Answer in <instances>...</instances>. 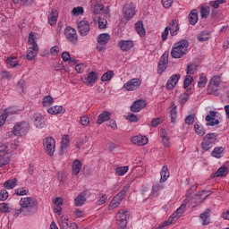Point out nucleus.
Masks as SVG:
<instances>
[{"instance_id": "6e6d98bb", "label": "nucleus", "mask_w": 229, "mask_h": 229, "mask_svg": "<svg viewBox=\"0 0 229 229\" xmlns=\"http://www.w3.org/2000/svg\"><path fill=\"white\" fill-rule=\"evenodd\" d=\"M16 196H26L28 195V190L26 188H18L15 190Z\"/></svg>"}, {"instance_id": "f3484780", "label": "nucleus", "mask_w": 229, "mask_h": 229, "mask_svg": "<svg viewBox=\"0 0 229 229\" xmlns=\"http://www.w3.org/2000/svg\"><path fill=\"white\" fill-rule=\"evenodd\" d=\"M180 78H182V75L173 74L166 82L167 90H173V89H174L175 85H178V81H180Z\"/></svg>"}, {"instance_id": "b1692460", "label": "nucleus", "mask_w": 229, "mask_h": 229, "mask_svg": "<svg viewBox=\"0 0 229 229\" xmlns=\"http://www.w3.org/2000/svg\"><path fill=\"white\" fill-rule=\"evenodd\" d=\"M112 38L110 37V34L108 33H102L98 36V42L99 43L100 46H106L107 42H110Z\"/></svg>"}, {"instance_id": "bf43d9fd", "label": "nucleus", "mask_w": 229, "mask_h": 229, "mask_svg": "<svg viewBox=\"0 0 229 229\" xmlns=\"http://www.w3.org/2000/svg\"><path fill=\"white\" fill-rule=\"evenodd\" d=\"M8 199V191L6 190L0 191V201H6Z\"/></svg>"}, {"instance_id": "69168bd1", "label": "nucleus", "mask_w": 229, "mask_h": 229, "mask_svg": "<svg viewBox=\"0 0 229 229\" xmlns=\"http://www.w3.org/2000/svg\"><path fill=\"white\" fill-rule=\"evenodd\" d=\"M89 123L90 120L88 116L83 115L81 117V124H82V126H89Z\"/></svg>"}, {"instance_id": "052dcab7", "label": "nucleus", "mask_w": 229, "mask_h": 229, "mask_svg": "<svg viewBox=\"0 0 229 229\" xmlns=\"http://www.w3.org/2000/svg\"><path fill=\"white\" fill-rule=\"evenodd\" d=\"M103 10H105V5L98 4L95 5L94 13H96L97 15H99V13L103 12Z\"/></svg>"}, {"instance_id": "0e129e2a", "label": "nucleus", "mask_w": 229, "mask_h": 229, "mask_svg": "<svg viewBox=\"0 0 229 229\" xmlns=\"http://www.w3.org/2000/svg\"><path fill=\"white\" fill-rule=\"evenodd\" d=\"M161 139H162V142H163L165 148H169V144H170L169 137H167V135H165V134H163V135H161Z\"/></svg>"}, {"instance_id": "9b49d317", "label": "nucleus", "mask_w": 229, "mask_h": 229, "mask_svg": "<svg viewBox=\"0 0 229 229\" xmlns=\"http://www.w3.org/2000/svg\"><path fill=\"white\" fill-rule=\"evenodd\" d=\"M79 33L81 37H87L90 31V23L88 21H81L78 24Z\"/></svg>"}, {"instance_id": "7c9ffc66", "label": "nucleus", "mask_w": 229, "mask_h": 229, "mask_svg": "<svg viewBox=\"0 0 229 229\" xmlns=\"http://www.w3.org/2000/svg\"><path fill=\"white\" fill-rule=\"evenodd\" d=\"M210 208H207L202 214H200V219H202V225L206 226V225H208L210 221L208 220L210 218Z\"/></svg>"}, {"instance_id": "603ef678", "label": "nucleus", "mask_w": 229, "mask_h": 229, "mask_svg": "<svg viewBox=\"0 0 229 229\" xmlns=\"http://www.w3.org/2000/svg\"><path fill=\"white\" fill-rule=\"evenodd\" d=\"M11 211H12V209L10 208L8 204H6L4 202L0 204V212H2V214H8Z\"/></svg>"}, {"instance_id": "a878e982", "label": "nucleus", "mask_w": 229, "mask_h": 229, "mask_svg": "<svg viewBox=\"0 0 229 229\" xmlns=\"http://www.w3.org/2000/svg\"><path fill=\"white\" fill-rule=\"evenodd\" d=\"M188 19L189 24H191V26H196V24L198 23V10H191V12L189 13Z\"/></svg>"}, {"instance_id": "680f3d73", "label": "nucleus", "mask_w": 229, "mask_h": 229, "mask_svg": "<svg viewBox=\"0 0 229 229\" xmlns=\"http://www.w3.org/2000/svg\"><path fill=\"white\" fill-rule=\"evenodd\" d=\"M126 120L129 121L130 123H137L139 121V118L135 114H130L127 117Z\"/></svg>"}, {"instance_id": "2eb2a0df", "label": "nucleus", "mask_w": 229, "mask_h": 229, "mask_svg": "<svg viewBox=\"0 0 229 229\" xmlns=\"http://www.w3.org/2000/svg\"><path fill=\"white\" fill-rule=\"evenodd\" d=\"M59 226L61 229H78V225L76 223L69 224V218L65 216L61 217V221L59 222Z\"/></svg>"}, {"instance_id": "ddd939ff", "label": "nucleus", "mask_w": 229, "mask_h": 229, "mask_svg": "<svg viewBox=\"0 0 229 229\" xmlns=\"http://www.w3.org/2000/svg\"><path fill=\"white\" fill-rule=\"evenodd\" d=\"M90 196V192L89 191H83L81 192L74 199V203L76 207H83L85 205V201H87V197Z\"/></svg>"}, {"instance_id": "49530a36", "label": "nucleus", "mask_w": 229, "mask_h": 229, "mask_svg": "<svg viewBox=\"0 0 229 229\" xmlns=\"http://www.w3.org/2000/svg\"><path fill=\"white\" fill-rule=\"evenodd\" d=\"M162 123H164V118L162 117L154 118L150 122V126L152 128H157V126H158V124H162Z\"/></svg>"}, {"instance_id": "13d9d810", "label": "nucleus", "mask_w": 229, "mask_h": 229, "mask_svg": "<svg viewBox=\"0 0 229 229\" xmlns=\"http://www.w3.org/2000/svg\"><path fill=\"white\" fill-rule=\"evenodd\" d=\"M168 30H180V25H178V21H176V20H172L169 24Z\"/></svg>"}, {"instance_id": "4c0bfd02", "label": "nucleus", "mask_w": 229, "mask_h": 229, "mask_svg": "<svg viewBox=\"0 0 229 229\" xmlns=\"http://www.w3.org/2000/svg\"><path fill=\"white\" fill-rule=\"evenodd\" d=\"M203 194H206L204 197H203ZM210 194H212V191H199L198 193H196V197L197 198H200V203H203V201H205V199H207V198H208V196H210Z\"/></svg>"}, {"instance_id": "37998d69", "label": "nucleus", "mask_w": 229, "mask_h": 229, "mask_svg": "<svg viewBox=\"0 0 229 229\" xmlns=\"http://www.w3.org/2000/svg\"><path fill=\"white\" fill-rule=\"evenodd\" d=\"M53 103H54L53 97L48 95L43 98V100H42L43 106H51Z\"/></svg>"}, {"instance_id": "f03ea898", "label": "nucleus", "mask_w": 229, "mask_h": 229, "mask_svg": "<svg viewBox=\"0 0 229 229\" xmlns=\"http://www.w3.org/2000/svg\"><path fill=\"white\" fill-rule=\"evenodd\" d=\"M187 49H189V40L181 39L174 44L171 50V56L173 58H182V56L187 54Z\"/></svg>"}, {"instance_id": "7ed1b4c3", "label": "nucleus", "mask_w": 229, "mask_h": 229, "mask_svg": "<svg viewBox=\"0 0 229 229\" xmlns=\"http://www.w3.org/2000/svg\"><path fill=\"white\" fill-rule=\"evenodd\" d=\"M217 141V133L212 132L208 133L201 142V149L203 151H208L209 149H212L214 148V145H216V142Z\"/></svg>"}, {"instance_id": "2f4dec72", "label": "nucleus", "mask_w": 229, "mask_h": 229, "mask_svg": "<svg viewBox=\"0 0 229 229\" xmlns=\"http://www.w3.org/2000/svg\"><path fill=\"white\" fill-rule=\"evenodd\" d=\"M48 114L52 115L55 114H65V110L62 106H55L47 109Z\"/></svg>"}, {"instance_id": "e2e57ef3", "label": "nucleus", "mask_w": 229, "mask_h": 229, "mask_svg": "<svg viewBox=\"0 0 229 229\" xmlns=\"http://www.w3.org/2000/svg\"><path fill=\"white\" fill-rule=\"evenodd\" d=\"M28 43L30 44L32 47H34L35 45L38 46L37 41H35V35H33V32L30 33Z\"/></svg>"}, {"instance_id": "473e14b6", "label": "nucleus", "mask_w": 229, "mask_h": 229, "mask_svg": "<svg viewBox=\"0 0 229 229\" xmlns=\"http://www.w3.org/2000/svg\"><path fill=\"white\" fill-rule=\"evenodd\" d=\"M228 174V167L221 166L217 171L213 174L212 178H219V176H226Z\"/></svg>"}, {"instance_id": "cd10ccee", "label": "nucleus", "mask_w": 229, "mask_h": 229, "mask_svg": "<svg viewBox=\"0 0 229 229\" xmlns=\"http://www.w3.org/2000/svg\"><path fill=\"white\" fill-rule=\"evenodd\" d=\"M69 142H71V140H69V136H64L62 138V141H61V150L59 152V155H64L65 153V149H67V148H69Z\"/></svg>"}, {"instance_id": "dca6fc26", "label": "nucleus", "mask_w": 229, "mask_h": 229, "mask_svg": "<svg viewBox=\"0 0 229 229\" xmlns=\"http://www.w3.org/2000/svg\"><path fill=\"white\" fill-rule=\"evenodd\" d=\"M146 105H148L146 103V100H143V99L135 100L131 106V112H134V113L140 112L142 108H146Z\"/></svg>"}, {"instance_id": "58836bf2", "label": "nucleus", "mask_w": 229, "mask_h": 229, "mask_svg": "<svg viewBox=\"0 0 229 229\" xmlns=\"http://www.w3.org/2000/svg\"><path fill=\"white\" fill-rule=\"evenodd\" d=\"M198 64H195L194 63H190L187 64L186 67V73L187 74H194L196 71H198Z\"/></svg>"}, {"instance_id": "c85d7f7f", "label": "nucleus", "mask_w": 229, "mask_h": 229, "mask_svg": "<svg viewBox=\"0 0 229 229\" xmlns=\"http://www.w3.org/2000/svg\"><path fill=\"white\" fill-rule=\"evenodd\" d=\"M225 155V148L223 147H216L211 152V157L214 158H221Z\"/></svg>"}, {"instance_id": "338daca9", "label": "nucleus", "mask_w": 229, "mask_h": 229, "mask_svg": "<svg viewBox=\"0 0 229 229\" xmlns=\"http://www.w3.org/2000/svg\"><path fill=\"white\" fill-rule=\"evenodd\" d=\"M106 199H108V197L106 194H103L97 201V205H105V203H106Z\"/></svg>"}, {"instance_id": "423d86ee", "label": "nucleus", "mask_w": 229, "mask_h": 229, "mask_svg": "<svg viewBox=\"0 0 229 229\" xmlns=\"http://www.w3.org/2000/svg\"><path fill=\"white\" fill-rule=\"evenodd\" d=\"M128 219H130V211L121 209L117 212L116 221H119L123 227L128 225Z\"/></svg>"}, {"instance_id": "ea45409f", "label": "nucleus", "mask_w": 229, "mask_h": 229, "mask_svg": "<svg viewBox=\"0 0 229 229\" xmlns=\"http://www.w3.org/2000/svg\"><path fill=\"white\" fill-rule=\"evenodd\" d=\"M17 185V179H11V180H8L6 181L4 183V189H14V187Z\"/></svg>"}, {"instance_id": "8fccbe9b", "label": "nucleus", "mask_w": 229, "mask_h": 229, "mask_svg": "<svg viewBox=\"0 0 229 229\" xmlns=\"http://www.w3.org/2000/svg\"><path fill=\"white\" fill-rule=\"evenodd\" d=\"M207 81H208L207 77L204 76L203 74H201L199 76V81L198 82V87H199V89L205 88L207 86Z\"/></svg>"}, {"instance_id": "f257e3e1", "label": "nucleus", "mask_w": 229, "mask_h": 229, "mask_svg": "<svg viewBox=\"0 0 229 229\" xmlns=\"http://www.w3.org/2000/svg\"><path fill=\"white\" fill-rule=\"evenodd\" d=\"M20 207L25 211V216H31V214H37L38 210V200L31 197L21 198Z\"/></svg>"}, {"instance_id": "412c9836", "label": "nucleus", "mask_w": 229, "mask_h": 229, "mask_svg": "<svg viewBox=\"0 0 229 229\" xmlns=\"http://www.w3.org/2000/svg\"><path fill=\"white\" fill-rule=\"evenodd\" d=\"M81 160L75 159L72 165V171L73 176H78L80 174V171H81Z\"/></svg>"}, {"instance_id": "4d7b16f0", "label": "nucleus", "mask_w": 229, "mask_h": 229, "mask_svg": "<svg viewBox=\"0 0 229 229\" xmlns=\"http://www.w3.org/2000/svg\"><path fill=\"white\" fill-rule=\"evenodd\" d=\"M194 119H196V114H190L185 118L186 124H189L190 126L194 124Z\"/></svg>"}, {"instance_id": "5fc2aeb1", "label": "nucleus", "mask_w": 229, "mask_h": 229, "mask_svg": "<svg viewBox=\"0 0 229 229\" xmlns=\"http://www.w3.org/2000/svg\"><path fill=\"white\" fill-rule=\"evenodd\" d=\"M14 4H19V1L22 3L23 6H30V4H33L35 0H13Z\"/></svg>"}, {"instance_id": "a18cd8bd", "label": "nucleus", "mask_w": 229, "mask_h": 229, "mask_svg": "<svg viewBox=\"0 0 229 229\" xmlns=\"http://www.w3.org/2000/svg\"><path fill=\"white\" fill-rule=\"evenodd\" d=\"M115 173L118 176H124L128 173V166H119L115 169Z\"/></svg>"}, {"instance_id": "c756f323", "label": "nucleus", "mask_w": 229, "mask_h": 229, "mask_svg": "<svg viewBox=\"0 0 229 229\" xmlns=\"http://www.w3.org/2000/svg\"><path fill=\"white\" fill-rule=\"evenodd\" d=\"M135 30L140 37H146V30L144 29V23H142V21L135 23Z\"/></svg>"}, {"instance_id": "09e8293b", "label": "nucleus", "mask_w": 229, "mask_h": 229, "mask_svg": "<svg viewBox=\"0 0 229 229\" xmlns=\"http://www.w3.org/2000/svg\"><path fill=\"white\" fill-rule=\"evenodd\" d=\"M226 3V0H216V1H210L209 6H212V8H215L217 10L219 8V4H225Z\"/></svg>"}, {"instance_id": "72a5a7b5", "label": "nucleus", "mask_w": 229, "mask_h": 229, "mask_svg": "<svg viewBox=\"0 0 229 229\" xmlns=\"http://www.w3.org/2000/svg\"><path fill=\"white\" fill-rule=\"evenodd\" d=\"M208 38H210V32L208 30H203L197 36V40H199V42H207Z\"/></svg>"}, {"instance_id": "5701e85b", "label": "nucleus", "mask_w": 229, "mask_h": 229, "mask_svg": "<svg viewBox=\"0 0 229 229\" xmlns=\"http://www.w3.org/2000/svg\"><path fill=\"white\" fill-rule=\"evenodd\" d=\"M112 114L108 111H104L102 114H100L97 120V124H103V123H106V121H110V116Z\"/></svg>"}, {"instance_id": "de8ad7c7", "label": "nucleus", "mask_w": 229, "mask_h": 229, "mask_svg": "<svg viewBox=\"0 0 229 229\" xmlns=\"http://www.w3.org/2000/svg\"><path fill=\"white\" fill-rule=\"evenodd\" d=\"M209 13H210V7L206 6V7L200 8V15L202 19H207Z\"/></svg>"}, {"instance_id": "4468645a", "label": "nucleus", "mask_w": 229, "mask_h": 229, "mask_svg": "<svg viewBox=\"0 0 229 229\" xmlns=\"http://www.w3.org/2000/svg\"><path fill=\"white\" fill-rule=\"evenodd\" d=\"M140 80L134 78L127 81L123 85V89H125L126 90H137V89L140 87Z\"/></svg>"}, {"instance_id": "774afa93", "label": "nucleus", "mask_w": 229, "mask_h": 229, "mask_svg": "<svg viewBox=\"0 0 229 229\" xmlns=\"http://www.w3.org/2000/svg\"><path fill=\"white\" fill-rule=\"evenodd\" d=\"M62 58L64 62H69L71 60V54L69 52H63L62 53Z\"/></svg>"}, {"instance_id": "9d476101", "label": "nucleus", "mask_w": 229, "mask_h": 229, "mask_svg": "<svg viewBox=\"0 0 229 229\" xmlns=\"http://www.w3.org/2000/svg\"><path fill=\"white\" fill-rule=\"evenodd\" d=\"M124 18L127 19V21H130V19L133 18V15H135V6L132 3L125 4L123 10Z\"/></svg>"}, {"instance_id": "79ce46f5", "label": "nucleus", "mask_w": 229, "mask_h": 229, "mask_svg": "<svg viewBox=\"0 0 229 229\" xmlns=\"http://www.w3.org/2000/svg\"><path fill=\"white\" fill-rule=\"evenodd\" d=\"M84 9L81 6L74 7L72 10V15H74L75 17H80V15H83Z\"/></svg>"}, {"instance_id": "0eeeda50", "label": "nucleus", "mask_w": 229, "mask_h": 229, "mask_svg": "<svg viewBox=\"0 0 229 229\" xmlns=\"http://www.w3.org/2000/svg\"><path fill=\"white\" fill-rule=\"evenodd\" d=\"M167 64H169V52L165 51L158 62V74H162V72L167 69Z\"/></svg>"}, {"instance_id": "39448f33", "label": "nucleus", "mask_w": 229, "mask_h": 229, "mask_svg": "<svg viewBox=\"0 0 229 229\" xmlns=\"http://www.w3.org/2000/svg\"><path fill=\"white\" fill-rule=\"evenodd\" d=\"M43 146L48 157H53V155H55V147L56 146V141L55 139L52 137L46 138L43 140Z\"/></svg>"}, {"instance_id": "c03bdc74", "label": "nucleus", "mask_w": 229, "mask_h": 229, "mask_svg": "<svg viewBox=\"0 0 229 229\" xmlns=\"http://www.w3.org/2000/svg\"><path fill=\"white\" fill-rule=\"evenodd\" d=\"M8 164H10V157H8L6 154L0 156V167H3Z\"/></svg>"}, {"instance_id": "1a4fd4ad", "label": "nucleus", "mask_w": 229, "mask_h": 229, "mask_svg": "<svg viewBox=\"0 0 229 229\" xmlns=\"http://www.w3.org/2000/svg\"><path fill=\"white\" fill-rule=\"evenodd\" d=\"M219 85H221V77L215 75L209 81L208 90L209 92H217Z\"/></svg>"}, {"instance_id": "a19ab883", "label": "nucleus", "mask_w": 229, "mask_h": 229, "mask_svg": "<svg viewBox=\"0 0 229 229\" xmlns=\"http://www.w3.org/2000/svg\"><path fill=\"white\" fill-rule=\"evenodd\" d=\"M114 78V71H107L101 77V81H110Z\"/></svg>"}, {"instance_id": "aec40b11", "label": "nucleus", "mask_w": 229, "mask_h": 229, "mask_svg": "<svg viewBox=\"0 0 229 229\" xmlns=\"http://www.w3.org/2000/svg\"><path fill=\"white\" fill-rule=\"evenodd\" d=\"M120 49L124 53H128L131 47H133V41L131 40H121L119 42Z\"/></svg>"}, {"instance_id": "f8f14e48", "label": "nucleus", "mask_w": 229, "mask_h": 229, "mask_svg": "<svg viewBox=\"0 0 229 229\" xmlns=\"http://www.w3.org/2000/svg\"><path fill=\"white\" fill-rule=\"evenodd\" d=\"M128 191H130V184H126L125 186H123L122 191L120 192H118L113 198L112 200L114 201V203H117L118 205H121V201H123V199H124V198H126V195L128 194Z\"/></svg>"}, {"instance_id": "c9c22d12", "label": "nucleus", "mask_w": 229, "mask_h": 229, "mask_svg": "<svg viewBox=\"0 0 229 229\" xmlns=\"http://www.w3.org/2000/svg\"><path fill=\"white\" fill-rule=\"evenodd\" d=\"M34 124L37 128H44L46 126V121L42 115L35 116Z\"/></svg>"}, {"instance_id": "4be33fe9", "label": "nucleus", "mask_w": 229, "mask_h": 229, "mask_svg": "<svg viewBox=\"0 0 229 229\" xmlns=\"http://www.w3.org/2000/svg\"><path fill=\"white\" fill-rule=\"evenodd\" d=\"M170 108H171V110H170L169 114H170L171 123L173 124H175L176 123V117L178 115V111L176 110L177 107L174 105V102L170 103Z\"/></svg>"}, {"instance_id": "3c124183", "label": "nucleus", "mask_w": 229, "mask_h": 229, "mask_svg": "<svg viewBox=\"0 0 229 229\" xmlns=\"http://www.w3.org/2000/svg\"><path fill=\"white\" fill-rule=\"evenodd\" d=\"M15 60H17V57H13V56L8 57L6 59V64H8V65H11V67H17V65H21Z\"/></svg>"}, {"instance_id": "6ab92c4d", "label": "nucleus", "mask_w": 229, "mask_h": 229, "mask_svg": "<svg viewBox=\"0 0 229 229\" xmlns=\"http://www.w3.org/2000/svg\"><path fill=\"white\" fill-rule=\"evenodd\" d=\"M98 81V72H90L87 77L84 79L83 83L85 85H94L96 81Z\"/></svg>"}, {"instance_id": "f704fd0d", "label": "nucleus", "mask_w": 229, "mask_h": 229, "mask_svg": "<svg viewBox=\"0 0 229 229\" xmlns=\"http://www.w3.org/2000/svg\"><path fill=\"white\" fill-rule=\"evenodd\" d=\"M161 178H160V182H164L167 181V178H169V168H167V165H165L161 170Z\"/></svg>"}, {"instance_id": "6e6552de", "label": "nucleus", "mask_w": 229, "mask_h": 229, "mask_svg": "<svg viewBox=\"0 0 229 229\" xmlns=\"http://www.w3.org/2000/svg\"><path fill=\"white\" fill-rule=\"evenodd\" d=\"M64 36L66 37L69 42H78V33L76 32V29L68 26L64 30Z\"/></svg>"}, {"instance_id": "a211bd4d", "label": "nucleus", "mask_w": 229, "mask_h": 229, "mask_svg": "<svg viewBox=\"0 0 229 229\" xmlns=\"http://www.w3.org/2000/svg\"><path fill=\"white\" fill-rule=\"evenodd\" d=\"M132 144H135L136 146H146L148 144V137L138 135L131 138Z\"/></svg>"}, {"instance_id": "bb28decb", "label": "nucleus", "mask_w": 229, "mask_h": 229, "mask_svg": "<svg viewBox=\"0 0 229 229\" xmlns=\"http://www.w3.org/2000/svg\"><path fill=\"white\" fill-rule=\"evenodd\" d=\"M56 19H58V11L52 10L48 14V23L50 24V26L56 25Z\"/></svg>"}, {"instance_id": "20e7f679", "label": "nucleus", "mask_w": 229, "mask_h": 229, "mask_svg": "<svg viewBox=\"0 0 229 229\" xmlns=\"http://www.w3.org/2000/svg\"><path fill=\"white\" fill-rule=\"evenodd\" d=\"M28 131H30V123L26 122L16 123L13 129L15 137H24Z\"/></svg>"}, {"instance_id": "864d4df0", "label": "nucleus", "mask_w": 229, "mask_h": 229, "mask_svg": "<svg viewBox=\"0 0 229 229\" xmlns=\"http://www.w3.org/2000/svg\"><path fill=\"white\" fill-rule=\"evenodd\" d=\"M194 81V78L191 75H187L184 79L183 89H188L189 85Z\"/></svg>"}, {"instance_id": "393cba45", "label": "nucleus", "mask_w": 229, "mask_h": 229, "mask_svg": "<svg viewBox=\"0 0 229 229\" xmlns=\"http://www.w3.org/2000/svg\"><path fill=\"white\" fill-rule=\"evenodd\" d=\"M37 53H38V45L30 47L27 52V60H35Z\"/></svg>"}, {"instance_id": "e433bc0d", "label": "nucleus", "mask_w": 229, "mask_h": 229, "mask_svg": "<svg viewBox=\"0 0 229 229\" xmlns=\"http://www.w3.org/2000/svg\"><path fill=\"white\" fill-rule=\"evenodd\" d=\"M194 131H195V133L197 135H200V137H203L205 135V129L203 128V125L199 123V122L195 123Z\"/></svg>"}]
</instances>
